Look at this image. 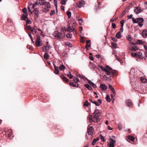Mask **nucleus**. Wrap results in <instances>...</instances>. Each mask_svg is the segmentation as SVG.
Masks as SVG:
<instances>
[{
  "label": "nucleus",
  "instance_id": "ddd939ff",
  "mask_svg": "<svg viewBox=\"0 0 147 147\" xmlns=\"http://www.w3.org/2000/svg\"><path fill=\"white\" fill-rule=\"evenodd\" d=\"M37 28L36 26H34L33 28L32 29V28L31 32L33 34H34L36 33L37 32L36 30Z\"/></svg>",
  "mask_w": 147,
  "mask_h": 147
},
{
  "label": "nucleus",
  "instance_id": "4d7b16f0",
  "mask_svg": "<svg viewBox=\"0 0 147 147\" xmlns=\"http://www.w3.org/2000/svg\"><path fill=\"white\" fill-rule=\"evenodd\" d=\"M133 15L132 14H131L129 16H128L127 18L128 19H130L132 18V19L133 18H132Z\"/></svg>",
  "mask_w": 147,
  "mask_h": 147
},
{
  "label": "nucleus",
  "instance_id": "3c124183",
  "mask_svg": "<svg viewBox=\"0 0 147 147\" xmlns=\"http://www.w3.org/2000/svg\"><path fill=\"white\" fill-rule=\"evenodd\" d=\"M127 39L129 41H131L132 40L131 38L129 35H128L127 37Z\"/></svg>",
  "mask_w": 147,
  "mask_h": 147
},
{
  "label": "nucleus",
  "instance_id": "f8f14e48",
  "mask_svg": "<svg viewBox=\"0 0 147 147\" xmlns=\"http://www.w3.org/2000/svg\"><path fill=\"white\" fill-rule=\"evenodd\" d=\"M69 85L71 86L74 87H78L79 86V84L77 82H74L70 83Z\"/></svg>",
  "mask_w": 147,
  "mask_h": 147
},
{
  "label": "nucleus",
  "instance_id": "49530a36",
  "mask_svg": "<svg viewBox=\"0 0 147 147\" xmlns=\"http://www.w3.org/2000/svg\"><path fill=\"white\" fill-rule=\"evenodd\" d=\"M89 104V103L88 102L87 100L86 101L84 104V105L85 106H88Z\"/></svg>",
  "mask_w": 147,
  "mask_h": 147
},
{
  "label": "nucleus",
  "instance_id": "1a4fd4ad",
  "mask_svg": "<svg viewBox=\"0 0 147 147\" xmlns=\"http://www.w3.org/2000/svg\"><path fill=\"white\" fill-rule=\"evenodd\" d=\"M36 5L34 4H33L32 5L31 4H30V5L28 6V11L30 12V14H32V11H31V9H30V8H31L32 9H34V7Z\"/></svg>",
  "mask_w": 147,
  "mask_h": 147
},
{
  "label": "nucleus",
  "instance_id": "b1692460",
  "mask_svg": "<svg viewBox=\"0 0 147 147\" xmlns=\"http://www.w3.org/2000/svg\"><path fill=\"white\" fill-rule=\"evenodd\" d=\"M65 68V66L63 65H60L59 69L60 70H64Z\"/></svg>",
  "mask_w": 147,
  "mask_h": 147
},
{
  "label": "nucleus",
  "instance_id": "69168bd1",
  "mask_svg": "<svg viewBox=\"0 0 147 147\" xmlns=\"http://www.w3.org/2000/svg\"><path fill=\"white\" fill-rule=\"evenodd\" d=\"M104 78H105L107 80H110V78H109L107 77L106 75H105L104 76Z\"/></svg>",
  "mask_w": 147,
  "mask_h": 147
},
{
  "label": "nucleus",
  "instance_id": "7c9ffc66",
  "mask_svg": "<svg viewBox=\"0 0 147 147\" xmlns=\"http://www.w3.org/2000/svg\"><path fill=\"white\" fill-rule=\"evenodd\" d=\"M128 139L132 141H134V137L131 136H129L128 137Z\"/></svg>",
  "mask_w": 147,
  "mask_h": 147
},
{
  "label": "nucleus",
  "instance_id": "6e6d98bb",
  "mask_svg": "<svg viewBox=\"0 0 147 147\" xmlns=\"http://www.w3.org/2000/svg\"><path fill=\"white\" fill-rule=\"evenodd\" d=\"M141 80L142 82H145L146 81V80L145 78H141Z\"/></svg>",
  "mask_w": 147,
  "mask_h": 147
},
{
  "label": "nucleus",
  "instance_id": "72a5a7b5",
  "mask_svg": "<svg viewBox=\"0 0 147 147\" xmlns=\"http://www.w3.org/2000/svg\"><path fill=\"white\" fill-rule=\"evenodd\" d=\"M22 11L24 13V14H25L26 15L27 14L28 15V13L27 11V9L26 8H25L23 9L22 10Z\"/></svg>",
  "mask_w": 147,
  "mask_h": 147
},
{
  "label": "nucleus",
  "instance_id": "338daca9",
  "mask_svg": "<svg viewBox=\"0 0 147 147\" xmlns=\"http://www.w3.org/2000/svg\"><path fill=\"white\" fill-rule=\"evenodd\" d=\"M112 40L115 42H116L117 41V39L114 37H113L112 38Z\"/></svg>",
  "mask_w": 147,
  "mask_h": 147
},
{
  "label": "nucleus",
  "instance_id": "052dcab7",
  "mask_svg": "<svg viewBox=\"0 0 147 147\" xmlns=\"http://www.w3.org/2000/svg\"><path fill=\"white\" fill-rule=\"evenodd\" d=\"M112 27L113 29H114L115 28V27H116V26L115 24V23H112Z\"/></svg>",
  "mask_w": 147,
  "mask_h": 147
},
{
  "label": "nucleus",
  "instance_id": "393cba45",
  "mask_svg": "<svg viewBox=\"0 0 147 147\" xmlns=\"http://www.w3.org/2000/svg\"><path fill=\"white\" fill-rule=\"evenodd\" d=\"M136 44H139L140 45H143V42L142 40H138L136 42Z\"/></svg>",
  "mask_w": 147,
  "mask_h": 147
},
{
  "label": "nucleus",
  "instance_id": "4c0bfd02",
  "mask_svg": "<svg viewBox=\"0 0 147 147\" xmlns=\"http://www.w3.org/2000/svg\"><path fill=\"white\" fill-rule=\"evenodd\" d=\"M69 74H67V77L71 79H72L73 76L71 74V73L70 72H69Z\"/></svg>",
  "mask_w": 147,
  "mask_h": 147
},
{
  "label": "nucleus",
  "instance_id": "7ed1b4c3",
  "mask_svg": "<svg viewBox=\"0 0 147 147\" xmlns=\"http://www.w3.org/2000/svg\"><path fill=\"white\" fill-rule=\"evenodd\" d=\"M131 55L132 56L137 58L136 60L140 61V60L142 59V53L137 52L135 53L131 52Z\"/></svg>",
  "mask_w": 147,
  "mask_h": 147
},
{
  "label": "nucleus",
  "instance_id": "473e14b6",
  "mask_svg": "<svg viewBox=\"0 0 147 147\" xmlns=\"http://www.w3.org/2000/svg\"><path fill=\"white\" fill-rule=\"evenodd\" d=\"M73 81L75 82H77L78 83L80 81L78 77L74 78L73 79Z\"/></svg>",
  "mask_w": 147,
  "mask_h": 147
},
{
  "label": "nucleus",
  "instance_id": "a18cd8bd",
  "mask_svg": "<svg viewBox=\"0 0 147 147\" xmlns=\"http://www.w3.org/2000/svg\"><path fill=\"white\" fill-rule=\"evenodd\" d=\"M100 139L102 140V141L103 142H104L105 141V140L104 136H102V135H101V134H100Z\"/></svg>",
  "mask_w": 147,
  "mask_h": 147
},
{
  "label": "nucleus",
  "instance_id": "5fc2aeb1",
  "mask_svg": "<svg viewBox=\"0 0 147 147\" xmlns=\"http://www.w3.org/2000/svg\"><path fill=\"white\" fill-rule=\"evenodd\" d=\"M77 76H78L80 78L84 79V76H82L79 74H78L77 75Z\"/></svg>",
  "mask_w": 147,
  "mask_h": 147
},
{
  "label": "nucleus",
  "instance_id": "c85d7f7f",
  "mask_svg": "<svg viewBox=\"0 0 147 147\" xmlns=\"http://www.w3.org/2000/svg\"><path fill=\"white\" fill-rule=\"evenodd\" d=\"M34 14L35 16H36V18H37L38 15L39 11L37 9H34Z\"/></svg>",
  "mask_w": 147,
  "mask_h": 147
},
{
  "label": "nucleus",
  "instance_id": "ea45409f",
  "mask_svg": "<svg viewBox=\"0 0 147 147\" xmlns=\"http://www.w3.org/2000/svg\"><path fill=\"white\" fill-rule=\"evenodd\" d=\"M54 73L56 74H59V70L58 68L55 69Z\"/></svg>",
  "mask_w": 147,
  "mask_h": 147
},
{
  "label": "nucleus",
  "instance_id": "2f4dec72",
  "mask_svg": "<svg viewBox=\"0 0 147 147\" xmlns=\"http://www.w3.org/2000/svg\"><path fill=\"white\" fill-rule=\"evenodd\" d=\"M106 99L108 102H109L111 100L110 98V96L109 94H107L106 95Z\"/></svg>",
  "mask_w": 147,
  "mask_h": 147
},
{
  "label": "nucleus",
  "instance_id": "680f3d73",
  "mask_svg": "<svg viewBox=\"0 0 147 147\" xmlns=\"http://www.w3.org/2000/svg\"><path fill=\"white\" fill-rule=\"evenodd\" d=\"M27 24H31V22L30 20L27 19L26 21Z\"/></svg>",
  "mask_w": 147,
  "mask_h": 147
},
{
  "label": "nucleus",
  "instance_id": "6ab92c4d",
  "mask_svg": "<svg viewBox=\"0 0 147 147\" xmlns=\"http://www.w3.org/2000/svg\"><path fill=\"white\" fill-rule=\"evenodd\" d=\"M74 29L72 28L70 26H68L67 31L70 32H72L74 31Z\"/></svg>",
  "mask_w": 147,
  "mask_h": 147
},
{
  "label": "nucleus",
  "instance_id": "f704fd0d",
  "mask_svg": "<svg viewBox=\"0 0 147 147\" xmlns=\"http://www.w3.org/2000/svg\"><path fill=\"white\" fill-rule=\"evenodd\" d=\"M66 36L68 38H71L72 37V35L71 34L68 33L66 34Z\"/></svg>",
  "mask_w": 147,
  "mask_h": 147
},
{
  "label": "nucleus",
  "instance_id": "39448f33",
  "mask_svg": "<svg viewBox=\"0 0 147 147\" xmlns=\"http://www.w3.org/2000/svg\"><path fill=\"white\" fill-rule=\"evenodd\" d=\"M125 105L127 106L130 108H131L133 107V104L131 100L127 99L126 100Z\"/></svg>",
  "mask_w": 147,
  "mask_h": 147
},
{
  "label": "nucleus",
  "instance_id": "20e7f679",
  "mask_svg": "<svg viewBox=\"0 0 147 147\" xmlns=\"http://www.w3.org/2000/svg\"><path fill=\"white\" fill-rule=\"evenodd\" d=\"M144 19L142 18H133L132 21L133 23H142L144 21Z\"/></svg>",
  "mask_w": 147,
  "mask_h": 147
},
{
  "label": "nucleus",
  "instance_id": "f03ea898",
  "mask_svg": "<svg viewBox=\"0 0 147 147\" xmlns=\"http://www.w3.org/2000/svg\"><path fill=\"white\" fill-rule=\"evenodd\" d=\"M93 115L94 122H98L97 120L99 119L100 116V113H99L98 110H97L96 109L93 113Z\"/></svg>",
  "mask_w": 147,
  "mask_h": 147
},
{
  "label": "nucleus",
  "instance_id": "2eb2a0df",
  "mask_svg": "<svg viewBox=\"0 0 147 147\" xmlns=\"http://www.w3.org/2000/svg\"><path fill=\"white\" fill-rule=\"evenodd\" d=\"M108 86L109 89L113 92V93L114 94V95H115L116 94V93L114 88L113 87V86L112 85L110 84H109Z\"/></svg>",
  "mask_w": 147,
  "mask_h": 147
},
{
  "label": "nucleus",
  "instance_id": "f257e3e1",
  "mask_svg": "<svg viewBox=\"0 0 147 147\" xmlns=\"http://www.w3.org/2000/svg\"><path fill=\"white\" fill-rule=\"evenodd\" d=\"M53 36L57 39H63L65 37V32L63 31L60 32L55 31L52 34Z\"/></svg>",
  "mask_w": 147,
  "mask_h": 147
},
{
  "label": "nucleus",
  "instance_id": "bb28decb",
  "mask_svg": "<svg viewBox=\"0 0 147 147\" xmlns=\"http://www.w3.org/2000/svg\"><path fill=\"white\" fill-rule=\"evenodd\" d=\"M111 45L114 49H116L117 47V44L116 43L111 42Z\"/></svg>",
  "mask_w": 147,
  "mask_h": 147
},
{
  "label": "nucleus",
  "instance_id": "0e129e2a",
  "mask_svg": "<svg viewBox=\"0 0 147 147\" xmlns=\"http://www.w3.org/2000/svg\"><path fill=\"white\" fill-rule=\"evenodd\" d=\"M26 28H27V29H28V30H31V29H32L31 26H26Z\"/></svg>",
  "mask_w": 147,
  "mask_h": 147
},
{
  "label": "nucleus",
  "instance_id": "a211bd4d",
  "mask_svg": "<svg viewBox=\"0 0 147 147\" xmlns=\"http://www.w3.org/2000/svg\"><path fill=\"white\" fill-rule=\"evenodd\" d=\"M35 44L38 47L41 46L42 45V43L40 41V40H36Z\"/></svg>",
  "mask_w": 147,
  "mask_h": 147
},
{
  "label": "nucleus",
  "instance_id": "8fccbe9b",
  "mask_svg": "<svg viewBox=\"0 0 147 147\" xmlns=\"http://www.w3.org/2000/svg\"><path fill=\"white\" fill-rule=\"evenodd\" d=\"M115 57L116 59L117 60L119 61L120 62L121 61V59L120 58H119V57L117 56L116 55H115Z\"/></svg>",
  "mask_w": 147,
  "mask_h": 147
},
{
  "label": "nucleus",
  "instance_id": "5701e85b",
  "mask_svg": "<svg viewBox=\"0 0 147 147\" xmlns=\"http://www.w3.org/2000/svg\"><path fill=\"white\" fill-rule=\"evenodd\" d=\"M90 41V40H88L86 41V49H87V47H90L91 44L89 43Z\"/></svg>",
  "mask_w": 147,
  "mask_h": 147
},
{
  "label": "nucleus",
  "instance_id": "423d86ee",
  "mask_svg": "<svg viewBox=\"0 0 147 147\" xmlns=\"http://www.w3.org/2000/svg\"><path fill=\"white\" fill-rule=\"evenodd\" d=\"M110 142L108 144V146L109 147H114L115 146V144L116 143L115 140L110 138L109 139Z\"/></svg>",
  "mask_w": 147,
  "mask_h": 147
},
{
  "label": "nucleus",
  "instance_id": "de8ad7c7",
  "mask_svg": "<svg viewBox=\"0 0 147 147\" xmlns=\"http://www.w3.org/2000/svg\"><path fill=\"white\" fill-rule=\"evenodd\" d=\"M60 3L63 5H66V2L65 0H62L61 2Z\"/></svg>",
  "mask_w": 147,
  "mask_h": 147
},
{
  "label": "nucleus",
  "instance_id": "603ef678",
  "mask_svg": "<svg viewBox=\"0 0 147 147\" xmlns=\"http://www.w3.org/2000/svg\"><path fill=\"white\" fill-rule=\"evenodd\" d=\"M55 11L54 10H53L51 11V12L50 13V14L51 16L53 15L55 13Z\"/></svg>",
  "mask_w": 147,
  "mask_h": 147
},
{
  "label": "nucleus",
  "instance_id": "412c9836",
  "mask_svg": "<svg viewBox=\"0 0 147 147\" xmlns=\"http://www.w3.org/2000/svg\"><path fill=\"white\" fill-rule=\"evenodd\" d=\"M28 15H26L25 14H24L22 15L21 17V20H25L26 19H28L27 16Z\"/></svg>",
  "mask_w": 147,
  "mask_h": 147
},
{
  "label": "nucleus",
  "instance_id": "a19ab883",
  "mask_svg": "<svg viewBox=\"0 0 147 147\" xmlns=\"http://www.w3.org/2000/svg\"><path fill=\"white\" fill-rule=\"evenodd\" d=\"M36 40H40V36L39 34L37 35V39Z\"/></svg>",
  "mask_w": 147,
  "mask_h": 147
},
{
  "label": "nucleus",
  "instance_id": "aec40b11",
  "mask_svg": "<svg viewBox=\"0 0 147 147\" xmlns=\"http://www.w3.org/2000/svg\"><path fill=\"white\" fill-rule=\"evenodd\" d=\"M60 77L64 81H65L66 82H68V79L67 78L65 77L62 75L60 76Z\"/></svg>",
  "mask_w": 147,
  "mask_h": 147
},
{
  "label": "nucleus",
  "instance_id": "0eeeda50",
  "mask_svg": "<svg viewBox=\"0 0 147 147\" xmlns=\"http://www.w3.org/2000/svg\"><path fill=\"white\" fill-rule=\"evenodd\" d=\"M85 3L84 1H80L79 3H77V6L79 7L80 8L84 6L85 4Z\"/></svg>",
  "mask_w": 147,
  "mask_h": 147
},
{
  "label": "nucleus",
  "instance_id": "79ce46f5",
  "mask_svg": "<svg viewBox=\"0 0 147 147\" xmlns=\"http://www.w3.org/2000/svg\"><path fill=\"white\" fill-rule=\"evenodd\" d=\"M86 79L87 81V82H88V83H89V84L92 85V84H93V82H92L90 80H89L88 79H86Z\"/></svg>",
  "mask_w": 147,
  "mask_h": 147
},
{
  "label": "nucleus",
  "instance_id": "c756f323",
  "mask_svg": "<svg viewBox=\"0 0 147 147\" xmlns=\"http://www.w3.org/2000/svg\"><path fill=\"white\" fill-rule=\"evenodd\" d=\"M49 57V55L47 53H45L44 55V57L45 59H48Z\"/></svg>",
  "mask_w": 147,
  "mask_h": 147
},
{
  "label": "nucleus",
  "instance_id": "13d9d810",
  "mask_svg": "<svg viewBox=\"0 0 147 147\" xmlns=\"http://www.w3.org/2000/svg\"><path fill=\"white\" fill-rule=\"evenodd\" d=\"M94 103H93L94 104L98 106H99L100 104L98 102H96V101H94Z\"/></svg>",
  "mask_w": 147,
  "mask_h": 147
},
{
  "label": "nucleus",
  "instance_id": "09e8293b",
  "mask_svg": "<svg viewBox=\"0 0 147 147\" xmlns=\"http://www.w3.org/2000/svg\"><path fill=\"white\" fill-rule=\"evenodd\" d=\"M106 68L108 70H111V71H113V70L108 65H106Z\"/></svg>",
  "mask_w": 147,
  "mask_h": 147
},
{
  "label": "nucleus",
  "instance_id": "a878e982",
  "mask_svg": "<svg viewBox=\"0 0 147 147\" xmlns=\"http://www.w3.org/2000/svg\"><path fill=\"white\" fill-rule=\"evenodd\" d=\"M116 37L118 38H120L121 37V33L119 32H118L116 34Z\"/></svg>",
  "mask_w": 147,
  "mask_h": 147
},
{
  "label": "nucleus",
  "instance_id": "37998d69",
  "mask_svg": "<svg viewBox=\"0 0 147 147\" xmlns=\"http://www.w3.org/2000/svg\"><path fill=\"white\" fill-rule=\"evenodd\" d=\"M125 21L124 20H122L120 21V24L122 27H123Z\"/></svg>",
  "mask_w": 147,
  "mask_h": 147
},
{
  "label": "nucleus",
  "instance_id": "c03bdc74",
  "mask_svg": "<svg viewBox=\"0 0 147 147\" xmlns=\"http://www.w3.org/2000/svg\"><path fill=\"white\" fill-rule=\"evenodd\" d=\"M49 8H47V7L44 8L43 9V11L44 12H47V11H48L49 10Z\"/></svg>",
  "mask_w": 147,
  "mask_h": 147
},
{
  "label": "nucleus",
  "instance_id": "4468645a",
  "mask_svg": "<svg viewBox=\"0 0 147 147\" xmlns=\"http://www.w3.org/2000/svg\"><path fill=\"white\" fill-rule=\"evenodd\" d=\"M142 36L144 38L147 37V30L146 29L143 31Z\"/></svg>",
  "mask_w": 147,
  "mask_h": 147
},
{
  "label": "nucleus",
  "instance_id": "9d476101",
  "mask_svg": "<svg viewBox=\"0 0 147 147\" xmlns=\"http://www.w3.org/2000/svg\"><path fill=\"white\" fill-rule=\"evenodd\" d=\"M94 129L92 127H90L88 130V134L92 135L93 133Z\"/></svg>",
  "mask_w": 147,
  "mask_h": 147
},
{
  "label": "nucleus",
  "instance_id": "c9c22d12",
  "mask_svg": "<svg viewBox=\"0 0 147 147\" xmlns=\"http://www.w3.org/2000/svg\"><path fill=\"white\" fill-rule=\"evenodd\" d=\"M128 9V8H126L121 13V14L122 15H125L126 13V11Z\"/></svg>",
  "mask_w": 147,
  "mask_h": 147
},
{
  "label": "nucleus",
  "instance_id": "e433bc0d",
  "mask_svg": "<svg viewBox=\"0 0 147 147\" xmlns=\"http://www.w3.org/2000/svg\"><path fill=\"white\" fill-rule=\"evenodd\" d=\"M67 15L68 16L69 18H70L71 16V13L69 11L67 12Z\"/></svg>",
  "mask_w": 147,
  "mask_h": 147
},
{
  "label": "nucleus",
  "instance_id": "6e6552de",
  "mask_svg": "<svg viewBox=\"0 0 147 147\" xmlns=\"http://www.w3.org/2000/svg\"><path fill=\"white\" fill-rule=\"evenodd\" d=\"M142 10L141 8L138 7H135L134 10V12L136 14H138L142 12Z\"/></svg>",
  "mask_w": 147,
  "mask_h": 147
},
{
  "label": "nucleus",
  "instance_id": "4be33fe9",
  "mask_svg": "<svg viewBox=\"0 0 147 147\" xmlns=\"http://www.w3.org/2000/svg\"><path fill=\"white\" fill-rule=\"evenodd\" d=\"M89 90H92V87L89 84H85L84 85Z\"/></svg>",
  "mask_w": 147,
  "mask_h": 147
},
{
  "label": "nucleus",
  "instance_id": "774afa93",
  "mask_svg": "<svg viewBox=\"0 0 147 147\" xmlns=\"http://www.w3.org/2000/svg\"><path fill=\"white\" fill-rule=\"evenodd\" d=\"M111 74V73L110 72V71L108 70L106 73V74L107 75H110Z\"/></svg>",
  "mask_w": 147,
  "mask_h": 147
},
{
  "label": "nucleus",
  "instance_id": "864d4df0",
  "mask_svg": "<svg viewBox=\"0 0 147 147\" xmlns=\"http://www.w3.org/2000/svg\"><path fill=\"white\" fill-rule=\"evenodd\" d=\"M97 140L95 139H94L93 140L92 142V144L93 145H94L95 144L96 142H97Z\"/></svg>",
  "mask_w": 147,
  "mask_h": 147
},
{
  "label": "nucleus",
  "instance_id": "cd10ccee",
  "mask_svg": "<svg viewBox=\"0 0 147 147\" xmlns=\"http://www.w3.org/2000/svg\"><path fill=\"white\" fill-rule=\"evenodd\" d=\"M137 48L136 47H132L131 49H130L129 50H131V51H136Z\"/></svg>",
  "mask_w": 147,
  "mask_h": 147
},
{
  "label": "nucleus",
  "instance_id": "dca6fc26",
  "mask_svg": "<svg viewBox=\"0 0 147 147\" xmlns=\"http://www.w3.org/2000/svg\"><path fill=\"white\" fill-rule=\"evenodd\" d=\"M100 87L102 90H105L107 88V86L104 84H100Z\"/></svg>",
  "mask_w": 147,
  "mask_h": 147
},
{
  "label": "nucleus",
  "instance_id": "f3484780",
  "mask_svg": "<svg viewBox=\"0 0 147 147\" xmlns=\"http://www.w3.org/2000/svg\"><path fill=\"white\" fill-rule=\"evenodd\" d=\"M43 5H45V7L49 8L50 7V5L48 2H45L42 3Z\"/></svg>",
  "mask_w": 147,
  "mask_h": 147
},
{
  "label": "nucleus",
  "instance_id": "9b49d317",
  "mask_svg": "<svg viewBox=\"0 0 147 147\" xmlns=\"http://www.w3.org/2000/svg\"><path fill=\"white\" fill-rule=\"evenodd\" d=\"M50 47L51 46L49 45L48 46H45L44 47H43L42 48V49L43 51L44 52L48 51Z\"/></svg>",
  "mask_w": 147,
  "mask_h": 147
},
{
  "label": "nucleus",
  "instance_id": "e2e57ef3",
  "mask_svg": "<svg viewBox=\"0 0 147 147\" xmlns=\"http://www.w3.org/2000/svg\"><path fill=\"white\" fill-rule=\"evenodd\" d=\"M67 45L70 47H71L72 46V44L70 43H67Z\"/></svg>",
  "mask_w": 147,
  "mask_h": 147
},
{
  "label": "nucleus",
  "instance_id": "bf43d9fd",
  "mask_svg": "<svg viewBox=\"0 0 147 147\" xmlns=\"http://www.w3.org/2000/svg\"><path fill=\"white\" fill-rule=\"evenodd\" d=\"M79 23L80 25H81L82 23V19H79L78 20Z\"/></svg>",
  "mask_w": 147,
  "mask_h": 147
},
{
  "label": "nucleus",
  "instance_id": "58836bf2",
  "mask_svg": "<svg viewBox=\"0 0 147 147\" xmlns=\"http://www.w3.org/2000/svg\"><path fill=\"white\" fill-rule=\"evenodd\" d=\"M92 115H89V116L88 117V119L91 122H92V121L94 122V120H93L92 119Z\"/></svg>",
  "mask_w": 147,
  "mask_h": 147
}]
</instances>
